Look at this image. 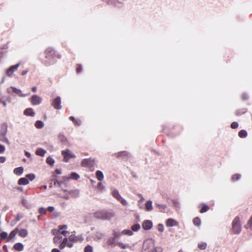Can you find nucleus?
Listing matches in <instances>:
<instances>
[{
  "mask_svg": "<svg viewBox=\"0 0 252 252\" xmlns=\"http://www.w3.org/2000/svg\"><path fill=\"white\" fill-rule=\"evenodd\" d=\"M155 242L152 239H148L144 241L142 252H150L154 248Z\"/></svg>",
  "mask_w": 252,
  "mask_h": 252,
  "instance_id": "1",
  "label": "nucleus"
},
{
  "mask_svg": "<svg viewBox=\"0 0 252 252\" xmlns=\"http://www.w3.org/2000/svg\"><path fill=\"white\" fill-rule=\"evenodd\" d=\"M232 229L233 233L239 234L241 231V225L240 219L238 217H235L232 222Z\"/></svg>",
  "mask_w": 252,
  "mask_h": 252,
  "instance_id": "2",
  "label": "nucleus"
},
{
  "mask_svg": "<svg viewBox=\"0 0 252 252\" xmlns=\"http://www.w3.org/2000/svg\"><path fill=\"white\" fill-rule=\"evenodd\" d=\"M62 155L63 157V161L66 162H68L70 159L76 158L75 155L68 149L62 151Z\"/></svg>",
  "mask_w": 252,
  "mask_h": 252,
  "instance_id": "3",
  "label": "nucleus"
},
{
  "mask_svg": "<svg viewBox=\"0 0 252 252\" xmlns=\"http://www.w3.org/2000/svg\"><path fill=\"white\" fill-rule=\"evenodd\" d=\"M7 92L9 94H10L12 93H14L17 95L21 97H25L27 96V94L23 93L21 90L13 87L8 88L7 89Z\"/></svg>",
  "mask_w": 252,
  "mask_h": 252,
  "instance_id": "4",
  "label": "nucleus"
},
{
  "mask_svg": "<svg viewBox=\"0 0 252 252\" xmlns=\"http://www.w3.org/2000/svg\"><path fill=\"white\" fill-rule=\"evenodd\" d=\"M67 225H62L58 226V229H54L59 234L63 235L64 237H67L69 234V232L67 230Z\"/></svg>",
  "mask_w": 252,
  "mask_h": 252,
  "instance_id": "5",
  "label": "nucleus"
},
{
  "mask_svg": "<svg viewBox=\"0 0 252 252\" xmlns=\"http://www.w3.org/2000/svg\"><path fill=\"white\" fill-rule=\"evenodd\" d=\"M94 159L90 158H85L82 160L81 161V165L83 167H92L94 164Z\"/></svg>",
  "mask_w": 252,
  "mask_h": 252,
  "instance_id": "6",
  "label": "nucleus"
},
{
  "mask_svg": "<svg viewBox=\"0 0 252 252\" xmlns=\"http://www.w3.org/2000/svg\"><path fill=\"white\" fill-rule=\"evenodd\" d=\"M51 233L53 235H54V237L53 238L54 243L56 245L60 244L63 239V235L57 233V232L55 231V230H52Z\"/></svg>",
  "mask_w": 252,
  "mask_h": 252,
  "instance_id": "7",
  "label": "nucleus"
},
{
  "mask_svg": "<svg viewBox=\"0 0 252 252\" xmlns=\"http://www.w3.org/2000/svg\"><path fill=\"white\" fill-rule=\"evenodd\" d=\"M65 246L70 248L73 247V243L70 242H68V239L66 237H64L62 241L60 243L59 248L61 250L63 249Z\"/></svg>",
  "mask_w": 252,
  "mask_h": 252,
  "instance_id": "8",
  "label": "nucleus"
},
{
  "mask_svg": "<svg viewBox=\"0 0 252 252\" xmlns=\"http://www.w3.org/2000/svg\"><path fill=\"white\" fill-rule=\"evenodd\" d=\"M20 66V63L10 66L6 71V75L8 76H12L14 72Z\"/></svg>",
  "mask_w": 252,
  "mask_h": 252,
  "instance_id": "9",
  "label": "nucleus"
},
{
  "mask_svg": "<svg viewBox=\"0 0 252 252\" xmlns=\"http://www.w3.org/2000/svg\"><path fill=\"white\" fill-rule=\"evenodd\" d=\"M153 222L150 220H145L142 223V227L145 230H148L153 227Z\"/></svg>",
  "mask_w": 252,
  "mask_h": 252,
  "instance_id": "10",
  "label": "nucleus"
},
{
  "mask_svg": "<svg viewBox=\"0 0 252 252\" xmlns=\"http://www.w3.org/2000/svg\"><path fill=\"white\" fill-rule=\"evenodd\" d=\"M165 224L166 226L168 227L177 226L179 225L178 222L173 219H167L165 222Z\"/></svg>",
  "mask_w": 252,
  "mask_h": 252,
  "instance_id": "11",
  "label": "nucleus"
},
{
  "mask_svg": "<svg viewBox=\"0 0 252 252\" xmlns=\"http://www.w3.org/2000/svg\"><path fill=\"white\" fill-rule=\"evenodd\" d=\"M42 101V98L36 95H33L31 98V101L32 104L34 105H39Z\"/></svg>",
  "mask_w": 252,
  "mask_h": 252,
  "instance_id": "12",
  "label": "nucleus"
},
{
  "mask_svg": "<svg viewBox=\"0 0 252 252\" xmlns=\"http://www.w3.org/2000/svg\"><path fill=\"white\" fill-rule=\"evenodd\" d=\"M61 97H57L55 99H54V100L52 102V105L55 109H61L62 108V106L61 105Z\"/></svg>",
  "mask_w": 252,
  "mask_h": 252,
  "instance_id": "13",
  "label": "nucleus"
},
{
  "mask_svg": "<svg viewBox=\"0 0 252 252\" xmlns=\"http://www.w3.org/2000/svg\"><path fill=\"white\" fill-rule=\"evenodd\" d=\"M18 231L19 229L18 227L15 228L13 230H12L8 236V241H12L13 242L14 241L15 237L16 234L18 233Z\"/></svg>",
  "mask_w": 252,
  "mask_h": 252,
  "instance_id": "14",
  "label": "nucleus"
},
{
  "mask_svg": "<svg viewBox=\"0 0 252 252\" xmlns=\"http://www.w3.org/2000/svg\"><path fill=\"white\" fill-rule=\"evenodd\" d=\"M45 54V57L48 58L51 57H53L55 54V52L53 48L49 47L46 49Z\"/></svg>",
  "mask_w": 252,
  "mask_h": 252,
  "instance_id": "15",
  "label": "nucleus"
},
{
  "mask_svg": "<svg viewBox=\"0 0 252 252\" xmlns=\"http://www.w3.org/2000/svg\"><path fill=\"white\" fill-rule=\"evenodd\" d=\"M8 125L7 123H4L1 125L0 135H6L7 133Z\"/></svg>",
  "mask_w": 252,
  "mask_h": 252,
  "instance_id": "16",
  "label": "nucleus"
},
{
  "mask_svg": "<svg viewBox=\"0 0 252 252\" xmlns=\"http://www.w3.org/2000/svg\"><path fill=\"white\" fill-rule=\"evenodd\" d=\"M80 176L76 173L73 172L70 174V176L69 177H63V180L64 181H68L69 179H74L77 180L79 178Z\"/></svg>",
  "mask_w": 252,
  "mask_h": 252,
  "instance_id": "17",
  "label": "nucleus"
},
{
  "mask_svg": "<svg viewBox=\"0 0 252 252\" xmlns=\"http://www.w3.org/2000/svg\"><path fill=\"white\" fill-rule=\"evenodd\" d=\"M105 215V210H100L94 213V216L96 218L102 220H104V217Z\"/></svg>",
  "mask_w": 252,
  "mask_h": 252,
  "instance_id": "18",
  "label": "nucleus"
},
{
  "mask_svg": "<svg viewBox=\"0 0 252 252\" xmlns=\"http://www.w3.org/2000/svg\"><path fill=\"white\" fill-rule=\"evenodd\" d=\"M153 209V202L151 200L147 201L145 203V209L147 211H151Z\"/></svg>",
  "mask_w": 252,
  "mask_h": 252,
  "instance_id": "19",
  "label": "nucleus"
},
{
  "mask_svg": "<svg viewBox=\"0 0 252 252\" xmlns=\"http://www.w3.org/2000/svg\"><path fill=\"white\" fill-rule=\"evenodd\" d=\"M13 172L17 176L21 175L24 172V168L23 167H19L16 168L14 169Z\"/></svg>",
  "mask_w": 252,
  "mask_h": 252,
  "instance_id": "20",
  "label": "nucleus"
},
{
  "mask_svg": "<svg viewBox=\"0 0 252 252\" xmlns=\"http://www.w3.org/2000/svg\"><path fill=\"white\" fill-rule=\"evenodd\" d=\"M18 233L20 237L22 238H25L28 235V231L26 229H19Z\"/></svg>",
  "mask_w": 252,
  "mask_h": 252,
  "instance_id": "21",
  "label": "nucleus"
},
{
  "mask_svg": "<svg viewBox=\"0 0 252 252\" xmlns=\"http://www.w3.org/2000/svg\"><path fill=\"white\" fill-rule=\"evenodd\" d=\"M18 183L19 185H27L29 184V181L26 177L21 178L18 180Z\"/></svg>",
  "mask_w": 252,
  "mask_h": 252,
  "instance_id": "22",
  "label": "nucleus"
},
{
  "mask_svg": "<svg viewBox=\"0 0 252 252\" xmlns=\"http://www.w3.org/2000/svg\"><path fill=\"white\" fill-rule=\"evenodd\" d=\"M24 114L25 115L29 116H33L34 115L33 110L31 108H27L25 109L24 112Z\"/></svg>",
  "mask_w": 252,
  "mask_h": 252,
  "instance_id": "23",
  "label": "nucleus"
},
{
  "mask_svg": "<svg viewBox=\"0 0 252 252\" xmlns=\"http://www.w3.org/2000/svg\"><path fill=\"white\" fill-rule=\"evenodd\" d=\"M16 251H22L24 249V245L21 243H16L13 247Z\"/></svg>",
  "mask_w": 252,
  "mask_h": 252,
  "instance_id": "24",
  "label": "nucleus"
},
{
  "mask_svg": "<svg viewBox=\"0 0 252 252\" xmlns=\"http://www.w3.org/2000/svg\"><path fill=\"white\" fill-rule=\"evenodd\" d=\"M95 176L96 179L99 181H102L104 179V175L103 173L99 170L96 171L95 173Z\"/></svg>",
  "mask_w": 252,
  "mask_h": 252,
  "instance_id": "25",
  "label": "nucleus"
},
{
  "mask_svg": "<svg viewBox=\"0 0 252 252\" xmlns=\"http://www.w3.org/2000/svg\"><path fill=\"white\" fill-rule=\"evenodd\" d=\"M46 153V151L42 148H38L37 149L35 154L36 155L41 156L44 157Z\"/></svg>",
  "mask_w": 252,
  "mask_h": 252,
  "instance_id": "26",
  "label": "nucleus"
},
{
  "mask_svg": "<svg viewBox=\"0 0 252 252\" xmlns=\"http://www.w3.org/2000/svg\"><path fill=\"white\" fill-rule=\"evenodd\" d=\"M114 213L111 212H108L105 211V215L104 217V220H110L114 217Z\"/></svg>",
  "mask_w": 252,
  "mask_h": 252,
  "instance_id": "27",
  "label": "nucleus"
},
{
  "mask_svg": "<svg viewBox=\"0 0 252 252\" xmlns=\"http://www.w3.org/2000/svg\"><path fill=\"white\" fill-rule=\"evenodd\" d=\"M0 141L8 145L10 144V142L6 137V135H0Z\"/></svg>",
  "mask_w": 252,
  "mask_h": 252,
  "instance_id": "28",
  "label": "nucleus"
},
{
  "mask_svg": "<svg viewBox=\"0 0 252 252\" xmlns=\"http://www.w3.org/2000/svg\"><path fill=\"white\" fill-rule=\"evenodd\" d=\"M117 245L119 248L123 249H128L130 247L128 244H124L122 242L118 243Z\"/></svg>",
  "mask_w": 252,
  "mask_h": 252,
  "instance_id": "29",
  "label": "nucleus"
},
{
  "mask_svg": "<svg viewBox=\"0 0 252 252\" xmlns=\"http://www.w3.org/2000/svg\"><path fill=\"white\" fill-rule=\"evenodd\" d=\"M112 195L115 198H116L118 200L122 197L119 191L117 190H114L112 191Z\"/></svg>",
  "mask_w": 252,
  "mask_h": 252,
  "instance_id": "30",
  "label": "nucleus"
},
{
  "mask_svg": "<svg viewBox=\"0 0 252 252\" xmlns=\"http://www.w3.org/2000/svg\"><path fill=\"white\" fill-rule=\"evenodd\" d=\"M122 235L132 236L133 234V232L130 229H125L122 231Z\"/></svg>",
  "mask_w": 252,
  "mask_h": 252,
  "instance_id": "31",
  "label": "nucleus"
},
{
  "mask_svg": "<svg viewBox=\"0 0 252 252\" xmlns=\"http://www.w3.org/2000/svg\"><path fill=\"white\" fill-rule=\"evenodd\" d=\"M155 205H156V207H157L161 211L164 210L167 208V206L165 204H158V203H155Z\"/></svg>",
  "mask_w": 252,
  "mask_h": 252,
  "instance_id": "32",
  "label": "nucleus"
},
{
  "mask_svg": "<svg viewBox=\"0 0 252 252\" xmlns=\"http://www.w3.org/2000/svg\"><path fill=\"white\" fill-rule=\"evenodd\" d=\"M128 156V153L126 151L120 152L117 154V156L118 157L124 158V157H127Z\"/></svg>",
  "mask_w": 252,
  "mask_h": 252,
  "instance_id": "33",
  "label": "nucleus"
},
{
  "mask_svg": "<svg viewBox=\"0 0 252 252\" xmlns=\"http://www.w3.org/2000/svg\"><path fill=\"white\" fill-rule=\"evenodd\" d=\"M131 231L136 232L140 229V225L139 224H135L131 227Z\"/></svg>",
  "mask_w": 252,
  "mask_h": 252,
  "instance_id": "34",
  "label": "nucleus"
},
{
  "mask_svg": "<svg viewBox=\"0 0 252 252\" xmlns=\"http://www.w3.org/2000/svg\"><path fill=\"white\" fill-rule=\"evenodd\" d=\"M35 126L37 128H41L44 126V123L41 121H37L35 123Z\"/></svg>",
  "mask_w": 252,
  "mask_h": 252,
  "instance_id": "35",
  "label": "nucleus"
},
{
  "mask_svg": "<svg viewBox=\"0 0 252 252\" xmlns=\"http://www.w3.org/2000/svg\"><path fill=\"white\" fill-rule=\"evenodd\" d=\"M68 240L71 243L76 242L77 241V237L74 234H71L69 236Z\"/></svg>",
  "mask_w": 252,
  "mask_h": 252,
  "instance_id": "36",
  "label": "nucleus"
},
{
  "mask_svg": "<svg viewBox=\"0 0 252 252\" xmlns=\"http://www.w3.org/2000/svg\"><path fill=\"white\" fill-rule=\"evenodd\" d=\"M46 162L50 165H53L55 163V160L51 157H48L46 158Z\"/></svg>",
  "mask_w": 252,
  "mask_h": 252,
  "instance_id": "37",
  "label": "nucleus"
},
{
  "mask_svg": "<svg viewBox=\"0 0 252 252\" xmlns=\"http://www.w3.org/2000/svg\"><path fill=\"white\" fill-rule=\"evenodd\" d=\"M201 206H202V208L200 211V212L201 213H205L209 210V208L207 205H206L204 204H203L201 205Z\"/></svg>",
  "mask_w": 252,
  "mask_h": 252,
  "instance_id": "38",
  "label": "nucleus"
},
{
  "mask_svg": "<svg viewBox=\"0 0 252 252\" xmlns=\"http://www.w3.org/2000/svg\"><path fill=\"white\" fill-rule=\"evenodd\" d=\"M193 222L195 225L199 226L201 225V220L199 218H195L193 220Z\"/></svg>",
  "mask_w": 252,
  "mask_h": 252,
  "instance_id": "39",
  "label": "nucleus"
},
{
  "mask_svg": "<svg viewBox=\"0 0 252 252\" xmlns=\"http://www.w3.org/2000/svg\"><path fill=\"white\" fill-rule=\"evenodd\" d=\"M138 196L140 198V199L138 201V206L141 208H142V204L144 201V198L141 194H139Z\"/></svg>",
  "mask_w": 252,
  "mask_h": 252,
  "instance_id": "40",
  "label": "nucleus"
},
{
  "mask_svg": "<svg viewBox=\"0 0 252 252\" xmlns=\"http://www.w3.org/2000/svg\"><path fill=\"white\" fill-rule=\"evenodd\" d=\"M247 133L246 131H245L244 130H242L239 132V136L241 138H245L247 136Z\"/></svg>",
  "mask_w": 252,
  "mask_h": 252,
  "instance_id": "41",
  "label": "nucleus"
},
{
  "mask_svg": "<svg viewBox=\"0 0 252 252\" xmlns=\"http://www.w3.org/2000/svg\"><path fill=\"white\" fill-rule=\"evenodd\" d=\"M116 240V239L115 238V237H110L107 240V244L109 245H112L115 242Z\"/></svg>",
  "mask_w": 252,
  "mask_h": 252,
  "instance_id": "42",
  "label": "nucleus"
},
{
  "mask_svg": "<svg viewBox=\"0 0 252 252\" xmlns=\"http://www.w3.org/2000/svg\"><path fill=\"white\" fill-rule=\"evenodd\" d=\"M207 245L205 243L201 242L198 244V248L202 250H205L206 248Z\"/></svg>",
  "mask_w": 252,
  "mask_h": 252,
  "instance_id": "43",
  "label": "nucleus"
},
{
  "mask_svg": "<svg viewBox=\"0 0 252 252\" xmlns=\"http://www.w3.org/2000/svg\"><path fill=\"white\" fill-rule=\"evenodd\" d=\"M26 177L28 179V180H29L32 181L35 179V176L33 174H29L26 176Z\"/></svg>",
  "mask_w": 252,
  "mask_h": 252,
  "instance_id": "44",
  "label": "nucleus"
},
{
  "mask_svg": "<svg viewBox=\"0 0 252 252\" xmlns=\"http://www.w3.org/2000/svg\"><path fill=\"white\" fill-rule=\"evenodd\" d=\"M113 237H115V238L116 239H117L118 238H119L121 235H122V232H119L118 231H114L113 232Z\"/></svg>",
  "mask_w": 252,
  "mask_h": 252,
  "instance_id": "45",
  "label": "nucleus"
},
{
  "mask_svg": "<svg viewBox=\"0 0 252 252\" xmlns=\"http://www.w3.org/2000/svg\"><path fill=\"white\" fill-rule=\"evenodd\" d=\"M245 227L248 229L250 228L251 230H252V217L249 220L247 225H246Z\"/></svg>",
  "mask_w": 252,
  "mask_h": 252,
  "instance_id": "46",
  "label": "nucleus"
},
{
  "mask_svg": "<svg viewBox=\"0 0 252 252\" xmlns=\"http://www.w3.org/2000/svg\"><path fill=\"white\" fill-rule=\"evenodd\" d=\"M0 236L1 237V239H7V241H8V234L6 232H2L0 234Z\"/></svg>",
  "mask_w": 252,
  "mask_h": 252,
  "instance_id": "47",
  "label": "nucleus"
},
{
  "mask_svg": "<svg viewBox=\"0 0 252 252\" xmlns=\"http://www.w3.org/2000/svg\"><path fill=\"white\" fill-rule=\"evenodd\" d=\"M79 193L78 190H72L69 192V193L74 197L77 196L79 195Z\"/></svg>",
  "mask_w": 252,
  "mask_h": 252,
  "instance_id": "48",
  "label": "nucleus"
},
{
  "mask_svg": "<svg viewBox=\"0 0 252 252\" xmlns=\"http://www.w3.org/2000/svg\"><path fill=\"white\" fill-rule=\"evenodd\" d=\"M157 229L159 232H162L164 229L163 225L162 224H158L157 226Z\"/></svg>",
  "mask_w": 252,
  "mask_h": 252,
  "instance_id": "49",
  "label": "nucleus"
},
{
  "mask_svg": "<svg viewBox=\"0 0 252 252\" xmlns=\"http://www.w3.org/2000/svg\"><path fill=\"white\" fill-rule=\"evenodd\" d=\"M39 213L41 215H44L46 214V209L44 208L41 207L39 209Z\"/></svg>",
  "mask_w": 252,
  "mask_h": 252,
  "instance_id": "50",
  "label": "nucleus"
},
{
  "mask_svg": "<svg viewBox=\"0 0 252 252\" xmlns=\"http://www.w3.org/2000/svg\"><path fill=\"white\" fill-rule=\"evenodd\" d=\"M241 177V175L240 174H235L234 175H233L232 177V179L233 180V181H236V180H239Z\"/></svg>",
  "mask_w": 252,
  "mask_h": 252,
  "instance_id": "51",
  "label": "nucleus"
},
{
  "mask_svg": "<svg viewBox=\"0 0 252 252\" xmlns=\"http://www.w3.org/2000/svg\"><path fill=\"white\" fill-rule=\"evenodd\" d=\"M93 248L90 246H87L85 248V252H92Z\"/></svg>",
  "mask_w": 252,
  "mask_h": 252,
  "instance_id": "52",
  "label": "nucleus"
},
{
  "mask_svg": "<svg viewBox=\"0 0 252 252\" xmlns=\"http://www.w3.org/2000/svg\"><path fill=\"white\" fill-rule=\"evenodd\" d=\"M153 251H155V252H162V248L160 247H155L154 249L153 248Z\"/></svg>",
  "mask_w": 252,
  "mask_h": 252,
  "instance_id": "53",
  "label": "nucleus"
},
{
  "mask_svg": "<svg viewBox=\"0 0 252 252\" xmlns=\"http://www.w3.org/2000/svg\"><path fill=\"white\" fill-rule=\"evenodd\" d=\"M119 201H120L121 202V203L124 206H126L127 204V202L126 200L122 197H121V199H120L119 200Z\"/></svg>",
  "mask_w": 252,
  "mask_h": 252,
  "instance_id": "54",
  "label": "nucleus"
},
{
  "mask_svg": "<svg viewBox=\"0 0 252 252\" xmlns=\"http://www.w3.org/2000/svg\"><path fill=\"white\" fill-rule=\"evenodd\" d=\"M5 147L2 145L0 144V154L3 153L5 152Z\"/></svg>",
  "mask_w": 252,
  "mask_h": 252,
  "instance_id": "55",
  "label": "nucleus"
},
{
  "mask_svg": "<svg viewBox=\"0 0 252 252\" xmlns=\"http://www.w3.org/2000/svg\"><path fill=\"white\" fill-rule=\"evenodd\" d=\"M231 126L232 128H236L238 126V124L237 122H233L231 125Z\"/></svg>",
  "mask_w": 252,
  "mask_h": 252,
  "instance_id": "56",
  "label": "nucleus"
},
{
  "mask_svg": "<svg viewBox=\"0 0 252 252\" xmlns=\"http://www.w3.org/2000/svg\"><path fill=\"white\" fill-rule=\"evenodd\" d=\"M97 186L98 188L101 190H102L104 189V187L102 185L101 183H98Z\"/></svg>",
  "mask_w": 252,
  "mask_h": 252,
  "instance_id": "57",
  "label": "nucleus"
},
{
  "mask_svg": "<svg viewBox=\"0 0 252 252\" xmlns=\"http://www.w3.org/2000/svg\"><path fill=\"white\" fill-rule=\"evenodd\" d=\"M6 160V158L4 157H0V163H4Z\"/></svg>",
  "mask_w": 252,
  "mask_h": 252,
  "instance_id": "58",
  "label": "nucleus"
},
{
  "mask_svg": "<svg viewBox=\"0 0 252 252\" xmlns=\"http://www.w3.org/2000/svg\"><path fill=\"white\" fill-rule=\"evenodd\" d=\"M47 210H48L49 212H53V211L54 210V207H52V206L49 207L47 208Z\"/></svg>",
  "mask_w": 252,
  "mask_h": 252,
  "instance_id": "59",
  "label": "nucleus"
},
{
  "mask_svg": "<svg viewBox=\"0 0 252 252\" xmlns=\"http://www.w3.org/2000/svg\"><path fill=\"white\" fill-rule=\"evenodd\" d=\"M25 156L30 158L31 157V154L29 152L25 151Z\"/></svg>",
  "mask_w": 252,
  "mask_h": 252,
  "instance_id": "60",
  "label": "nucleus"
},
{
  "mask_svg": "<svg viewBox=\"0 0 252 252\" xmlns=\"http://www.w3.org/2000/svg\"><path fill=\"white\" fill-rule=\"evenodd\" d=\"M56 173L57 174H62V171L61 169H57V170H56Z\"/></svg>",
  "mask_w": 252,
  "mask_h": 252,
  "instance_id": "61",
  "label": "nucleus"
},
{
  "mask_svg": "<svg viewBox=\"0 0 252 252\" xmlns=\"http://www.w3.org/2000/svg\"><path fill=\"white\" fill-rule=\"evenodd\" d=\"M75 124L77 125H80V120H75V122H74Z\"/></svg>",
  "mask_w": 252,
  "mask_h": 252,
  "instance_id": "62",
  "label": "nucleus"
},
{
  "mask_svg": "<svg viewBox=\"0 0 252 252\" xmlns=\"http://www.w3.org/2000/svg\"><path fill=\"white\" fill-rule=\"evenodd\" d=\"M51 252H61L58 249L55 248L52 250Z\"/></svg>",
  "mask_w": 252,
  "mask_h": 252,
  "instance_id": "63",
  "label": "nucleus"
},
{
  "mask_svg": "<svg viewBox=\"0 0 252 252\" xmlns=\"http://www.w3.org/2000/svg\"><path fill=\"white\" fill-rule=\"evenodd\" d=\"M69 119L72 121L73 122H74L75 120V119L72 116L70 117Z\"/></svg>",
  "mask_w": 252,
  "mask_h": 252,
  "instance_id": "64",
  "label": "nucleus"
}]
</instances>
